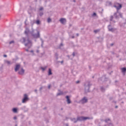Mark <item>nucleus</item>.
<instances>
[{
    "instance_id": "obj_10",
    "label": "nucleus",
    "mask_w": 126,
    "mask_h": 126,
    "mask_svg": "<svg viewBox=\"0 0 126 126\" xmlns=\"http://www.w3.org/2000/svg\"><path fill=\"white\" fill-rule=\"evenodd\" d=\"M66 99H67V104H70V103H71V101H70V99H69V96L68 95L66 96Z\"/></svg>"
},
{
    "instance_id": "obj_40",
    "label": "nucleus",
    "mask_w": 126,
    "mask_h": 126,
    "mask_svg": "<svg viewBox=\"0 0 126 126\" xmlns=\"http://www.w3.org/2000/svg\"><path fill=\"white\" fill-rule=\"evenodd\" d=\"M109 126H113V124L110 123V124H109Z\"/></svg>"
},
{
    "instance_id": "obj_32",
    "label": "nucleus",
    "mask_w": 126,
    "mask_h": 126,
    "mask_svg": "<svg viewBox=\"0 0 126 126\" xmlns=\"http://www.w3.org/2000/svg\"><path fill=\"white\" fill-rule=\"evenodd\" d=\"M109 121H110V119H108L105 120L106 123H108V122H109Z\"/></svg>"
},
{
    "instance_id": "obj_56",
    "label": "nucleus",
    "mask_w": 126,
    "mask_h": 126,
    "mask_svg": "<svg viewBox=\"0 0 126 126\" xmlns=\"http://www.w3.org/2000/svg\"><path fill=\"white\" fill-rule=\"evenodd\" d=\"M37 52H38V51H37Z\"/></svg>"
},
{
    "instance_id": "obj_12",
    "label": "nucleus",
    "mask_w": 126,
    "mask_h": 126,
    "mask_svg": "<svg viewBox=\"0 0 126 126\" xmlns=\"http://www.w3.org/2000/svg\"><path fill=\"white\" fill-rule=\"evenodd\" d=\"M19 68H20V65L19 64L16 65V67L15 68V71H18Z\"/></svg>"
},
{
    "instance_id": "obj_34",
    "label": "nucleus",
    "mask_w": 126,
    "mask_h": 126,
    "mask_svg": "<svg viewBox=\"0 0 126 126\" xmlns=\"http://www.w3.org/2000/svg\"><path fill=\"white\" fill-rule=\"evenodd\" d=\"M3 57H4V58H7V55H3Z\"/></svg>"
},
{
    "instance_id": "obj_24",
    "label": "nucleus",
    "mask_w": 126,
    "mask_h": 126,
    "mask_svg": "<svg viewBox=\"0 0 126 126\" xmlns=\"http://www.w3.org/2000/svg\"><path fill=\"white\" fill-rule=\"evenodd\" d=\"M36 24H40V20H36Z\"/></svg>"
},
{
    "instance_id": "obj_53",
    "label": "nucleus",
    "mask_w": 126,
    "mask_h": 126,
    "mask_svg": "<svg viewBox=\"0 0 126 126\" xmlns=\"http://www.w3.org/2000/svg\"><path fill=\"white\" fill-rule=\"evenodd\" d=\"M15 126H17V125H15Z\"/></svg>"
},
{
    "instance_id": "obj_31",
    "label": "nucleus",
    "mask_w": 126,
    "mask_h": 126,
    "mask_svg": "<svg viewBox=\"0 0 126 126\" xmlns=\"http://www.w3.org/2000/svg\"><path fill=\"white\" fill-rule=\"evenodd\" d=\"M40 40H41V41L42 42V45L43 44H44V40L42 38H41Z\"/></svg>"
},
{
    "instance_id": "obj_46",
    "label": "nucleus",
    "mask_w": 126,
    "mask_h": 126,
    "mask_svg": "<svg viewBox=\"0 0 126 126\" xmlns=\"http://www.w3.org/2000/svg\"><path fill=\"white\" fill-rule=\"evenodd\" d=\"M26 52H29V50H28V49H26Z\"/></svg>"
},
{
    "instance_id": "obj_17",
    "label": "nucleus",
    "mask_w": 126,
    "mask_h": 126,
    "mask_svg": "<svg viewBox=\"0 0 126 126\" xmlns=\"http://www.w3.org/2000/svg\"><path fill=\"white\" fill-rule=\"evenodd\" d=\"M55 57L56 60H58V59H59V54L57 53H55Z\"/></svg>"
},
{
    "instance_id": "obj_14",
    "label": "nucleus",
    "mask_w": 126,
    "mask_h": 126,
    "mask_svg": "<svg viewBox=\"0 0 126 126\" xmlns=\"http://www.w3.org/2000/svg\"><path fill=\"white\" fill-rule=\"evenodd\" d=\"M118 13H119V12H117V11L116 12L114 13V17H115L116 19L119 18V16L118 15Z\"/></svg>"
},
{
    "instance_id": "obj_41",
    "label": "nucleus",
    "mask_w": 126,
    "mask_h": 126,
    "mask_svg": "<svg viewBox=\"0 0 126 126\" xmlns=\"http://www.w3.org/2000/svg\"><path fill=\"white\" fill-rule=\"evenodd\" d=\"M76 36H77V37H78V36H79V33H76Z\"/></svg>"
},
{
    "instance_id": "obj_22",
    "label": "nucleus",
    "mask_w": 126,
    "mask_h": 126,
    "mask_svg": "<svg viewBox=\"0 0 126 126\" xmlns=\"http://www.w3.org/2000/svg\"><path fill=\"white\" fill-rule=\"evenodd\" d=\"M39 15L40 16H43V15H44V13L43 12H40Z\"/></svg>"
},
{
    "instance_id": "obj_30",
    "label": "nucleus",
    "mask_w": 126,
    "mask_h": 126,
    "mask_svg": "<svg viewBox=\"0 0 126 126\" xmlns=\"http://www.w3.org/2000/svg\"><path fill=\"white\" fill-rule=\"evenodd\" d=\"M26 22H27V19H26L25 21V25H26V26H27V24L26 23Z\"/></svg>"
},
{
    "instance_id": "obj_44",
    "label": "nucleus",
    "mask_w": 126,
    "mask_h": 126,
    "mask_svg": "<svg viewBox=\"0 0 126 126\" xmlns=\"http://www.w3.org/2000/svg\"><path fill=\"white\" fill-rule=\"evenodd\" d=\"M110 46H114V43H111V44H110Z\"/></svg>"
},
{
    "instance_id": "obj_29",
    "label": "nucleus",
    "mask_w": 126,
    "mask_h": 126,
    "mask_svg": "<svg viewBox=\"0 0 126 126\" xmlns=\"http://www.w3.org/2000/svg\"><path fill=\"white\" fill-rule=\"evenodd\" d=\"M119 15H120V17H121V18H123V14H122V13H119Z\"/></svg>"
},
{
    "instance_id": "obj_19",
    "label": "nucleus",
    "mask_w": 126,
    "mask_h": 126,
    "mask_svg": "<svg viewBox=\"0 0 126 126\" xmlns=\"http://www.w3.org/2000/svg\"><path fill=\"white\" fill-rule=\"evenodd\" d=\"M113 19H114V16H111L110 18V21H113Z\"/></svg>"
},
{
    "instance_id": "obj_54",
    "label": "nucleus",
    "mask_w": 126,
    "mask_h": 126,
    "mask_svg": "<svg viewBox=\"0 0 126 126\" xmlns=\"http://www.w3.org/2000/svg\"><path fill=\"white\" fill-rule=\"evenodd\" d=\"M35 1H37V0H35Z\"/></svg>"
},
{
    "instance_id": "obj_43",
    "label": "nucleus",
    "mask_w": 126,
    "mask_h": 126,
    "mask_svg": "<svg viewBox=\"0 0 126 126\" xmlns=\"http://www.w3.org/2000/svg\"><path fill=\"white\" fill-rule=\"evenodd\" d=\"M79 82H80L79 81H77V82H76V83L78 84L79 83Z\"/></svg>"
},
{
    "instance_id": "obj_11",
    "label": "nucleus",
    "mask_w": 126,
    "mask_h": 126,
    "mask_svg": "<svg viewBox=\"0 0 126 126\" xmlns=\"http://www.w3.org/2000/svg\"><path fill=\"white\" fill-rule=\"evenodd\" d=\"M87 101H88V99L87 98H86V97H84L82 100H81V102L82 103H87Z\"/></svg>"
},
{
    "instance_id": "obj_48",
    "label": "nucleus",
    "mask_w": 126,
    "mask_h": 126,
    "mask_svg": "<svg viewBox=\"0 0 126 126\" xmlns=\"http://www.w3.org/2000/svg\"><path fill=\"white\" fill-rule=\"evenodd\" d=\"M125 21H126V22L124 23V25H126V19L125 20Z\"/></svg>"
},
{
    "instance_id": "obj_47",
    "label": "nucleus",
    "mask_w": 126,
    "mask_h": 126,
    "mask_svg": "<svg viewBox=\"0 0 126 126\" xmlns=\"http://www.w3.org/2000/svg\"><path fill=\"white\" fill-rule=\"evenodd\" d=\"M73 2H76V0H73Z\"/></svg>"
},
{
    "instance_id": "obj_13",
    "label": "nucleus",
    "mask_w": 126,
    "mask_h": 126,
    "mask_svg": "<svg viewBox=\"0 0 126 126\" xmlns=\"http://www.w3.org/2000/svg\"><path fill=\"white\" fill-rule=\"evenodd\" d=\"M47 68H48V66H45L43 67L42 66V67H40V69H41V70H42L43 71H45V70H46Z\"/></svg>"
},
{
    "instance_id": "obj_5",
    "label": "nucleus",
    "mask_w": 126,
    "mask_h": 126,
    "mask_svg": "<svg viewBox=\"0 0 126 126\" xmlns=\"http://www.w3.org/2000/svg\"><path fill=\"white\" fill-rule=\"evenodd\" d=\"M89 117H84L83 116L79 117L77 119V121H86V120H89Z\"/></svg>"
},
{
    "instance_id": "obj_20",
    "label": "nucleus",
    "mask_w": 126,
    "mask_h": 126,
    "mask_svg": "<svg viewBox=\"0 0 126 126\" xmlns=\"http://www.w3.org/2000/svg\"><path fill=\"white\" fill-rule=\"evenodd\" d=\"M51 21H52V19H51V18H48L47 19V22L48 23H50V22H51Z\"/></svg>"
},
{
    "instance_id": "obj_6",
    "label": "nucleus",
    "mask_w": 126,
    "mask_h": 126,
    "mask_svg": "<svg viewBox=\"0 0 126 126\" xmlns=\"http://www.w3.org/2000/svg\"><path fill=\"white\" fill-rule=\"evenodd\" d=\"M28 100V97L27 96V94H24V97L23 99L22 100V102L23 103H25V102H26V101H27Z\"/></svg>"
},
{
    "instance_id": "obj_18",
    "label": "nucleus",
    "mask_w": 126,
    "mask_h": 126,
    "mask_svg": "<svg viewBox=\"0 0 126 126\" xmlns=\"http://www.w3.org/2000/svg\"><path fill=\"white\" fill-rule=\"evenodd\" d=\"M12 111L14 113H17V109L16 108H13Z\"/></svg>"
},
{
    "instance_id": "obj_36",
    "label": "nucleus",
    "mask_w": 126,
    "mask_h": 126,
    "mask_svg": "<svg viewBox=\"0 0 126 126\" xmlns=\"http://www.w3.org/2000/svg\"><path fill=\"white\" fill-rule=\"evenodd\" d=\"M17 117H16V116H15L14 117V120H17Z\"/></svg>"
},
{
    "instance_id": "obj_9",
    "label": "nucleus",
    "mask_w": 126,
    "mask_h": 126,
    "mask_svg": "<svg viewBox=\"0 0 126 126\" xmlns=\"http://www.w3.org/2000/svg\"><path fill=\"white\" fill-rule=\"evenodd\" d=\"M121 71H122V73H123V75H126V67L122 68Z\"/></svg>"
},
{
    "instance_id": "obj_52",
    "label": "nucleus",
    "mask_w": 126,
    "mask_h": 126,
    "mask_svg": "<svg viewBox=\"0 0 126 126\" xmlns=\"http://www.w3.org/2000/svg\"><path fill=\"white\" fill-rule=\"evenodd\" d=\"M116 108H118V106H116Z\"/></svg>"
},
{
    "instance_id": "obj_35",
    "label": "nucleus",
    "mask_w": 126,
    "mask_h": 126,
    "mask_svg": "<svg viewBox=\"0 0 126 126\" xmlns=\"http://www.w3.org/2000/svg\"><path fill=\"white\" fill-rule=\"evenodd\" d=\"M6 63H10V62L9 61H6Z\"/></svg>"
},
{
    "instance_id": "obj_23",
    "label": "nucleus",
    "mask_w": 126,
    "mask_h": 126,
    "mask_svg": "<svg viewBox=\"0 0 126 126\" xmlns=\"http://www.w3.org/2000/svg\"><path fill=\"white\" fill-rule=\"evenodd\" d=\"M63 92H61L57 94V96H60V95H63Z\"/></svg>"
},
{
    "instance_id": "obj_45",
    "label": "nucleus",
    "mask_w": 126,
    "mask_h": 126,
    "mask_svg": "<svg viewBox=\"0 0 126 126\" xmlns=\"http://www.w3.org/2000/svg\"><path fill=\"white\" fill-rule=\"evenodd\" d=\"M71 38H72V39H74V36H72Z\"/></svg>"
},
{
    "instance_id": "obj_15",
    "label": "nucleus",
    "mask_w": 126,
    "mask_h": 126,
    "mask_svg": "<svg viewBox=\"0 0 126 126\" xmlns=\"http://www.w3.org/2000/svg\"><path fill=\"white\" fill-rule=\"evenodd\" d=\"M53 73H52V69L51 68H49L48 69V75H52Z\"/></svg>"
},
{
    "instance_id": "obj_28",
    "label": "nucleus",
    "mask_w": 126,
    "mask_h": 126,
    "mask_svg": "<svg viewBox=\"0 0 126 126\" xmlns=\"http://www.w3.org/2000/svg\"><path fill=\"white\" fill-rule=\"evenodd\" d=\"M97 15V14L96 13H94L92 15V16H96Z\"/></svg>"
},
{
    "instance_id": "obj_3",
    "label": "nucleus",
    "mask_w": 126,
    "mask_h": 126,
    "mask_svg": "<svg viewBox=\"0 0 126 126\" xmlns=\"http://www.w3.org/2000/svg\"><path fill=\"white\" fill-rule=\"evenodd\" d=\"M113 6L116 8L117 12H119V10L122 8L123 6L122 5V4L116 2L114 3Z\"/></svg>"
},
{
    "instance_id": "obj_7",
    "label": "nucleus",
    "mask_w": 126,
    "mask_h": 126,
    "mask_svg": "<svg viewBox=\"0 0 126 126\" xmlns=\"http://www.w3.org/2000/svg\"><path fill=\"white\" fill-rule=\"evenodd\" d=\"M25 70L23 68H21L18 72L19 74L22 75L24 74Z\"/></svg>"
},
{
    "instance_id": "obj_33",
    "label": "nucleus",
    "mask_w": 126,
    "mask_h": 126,
    "mask_svg": "<svg viewBox=\"0 0 126 126\" xmlns=\"http://www.w3.org/2000/svg\"><path fill=\"white\" fill-rule=\"evenodd\" d=\"M63 43H61L60 45V47H63Z\"/></svg>"
},
{
    "instance_id": "obj_39",
    "label": "nucleus",
    "mask_w": 126,
    "mask_h": 126,
    "mask_svg": "<svg viewBox=\"0 0 126 126\" xmlns=\"http://www.w3.org/2000/svg\"><path fill=\"white\" fill-rule=\"evenodd\" d=\"M50 88H51V85H49L48 86V89H50Z\"/></svg>"
},
{
    "instance_id": "obj_38",
    "label": "nucleus",
    "mask_w": 126,
    "mask_h": 126,
    "mask_svg": "<svg viewBox=\"0 0 126 126\" xmlns=\"http://www.w3.org/2000/svg\"><path fill=\"white\" fill-rule=\"evenodd\" d=\"M101 91H103V90H104V88L101 87Z\"/></svg>"
},
{
    "instance_id": "obj_55",
    "label": "nucleus",
    "mask_w": 126,
    "mask_h": 126,
    "mask_svg": "<svg viewBox=\"0 0 126 126\" xmlns=\"http://www.w3.org/2000/svg\"><path fill=\"white\" fill-rule=\"evenodd\" d=\"M90 68H91V67H90Z\"/></svg>"
},
{
    "instance_id": "obj_50",
    "label": "nucleus",
    "mask_w": 126,
    "mask_h": 126,
    "mask_svg": "<svg viewBox=\"0 0 126 126\" xmlns=\"http://www.w3.org/2000/svg\"><path fill=\"white\" fill-rule=\"evenodd\" d=\"M113 22H114V23H116V21H113Z\"/></svg>"
},
{
    "instance_id": "obj_4",
    "label": "nucleus",
    "mask_w": 126,
    "mask_h": 126,
    "mask_svg": "<svg viewBox=\"0 0 126 126\" xmlns=\"http://www.w3.org/2000/svg\"><path fill=\"white\" fill-rule=\"evenodd\" d=\"M107 28L109 32H115V31L117 30L116 29L112 28V25L111 24L108 26Z\"/></svg>"
},
{
    "instance_id": "obj_51",
    "label": "nucleus",
    "mask_w": 126,
    "mask_h": 126,
    "mask_svg": "<svg viewBox=\"0 0 126 126\" xmlns=\"http://www.w3.org/2000/svg\"><path fill=\"white\" fill-rule=\"evenodd\" d=\"M74 123H76V121H74Z\"/></svg>"
},
{
    "instance_id": "obj_49",
    "label": "nucleus",
    "mask_w": 126,
    "mask_h": 126,
    "mask_svg": "<svg viewBox=\"0 0 126 126\" xmlns=\"http://www.w3.org/2000/svg\"><path fill=\"white\" fill-rule=\"evenodd\" d=\"M60 63H63V61H61Z\"/></svg>"
},
{
    "instance_id": "obj_1",
    "label": "nucleus",
    "mask_w": 126,
    "mask_h": 126,
    "mask_svg": "<svg viewBox=\"0 0 126 126\" xmlns=\"http://www.w3.org/2000/svg\"><path fill=\"white\" fill-rule=\"evenodd\" d=\"M30 32V30L29 28H27L25 31V34L26 35L27 37L22 38V43H24L25 47H28V49H30V48L32 47V41L30 40V38L29 37V35Z\"/></svg>"
},
{
    "instance_id": "obj_37",
    "label": "nucleus",
    "mask_w": 126,
    "mask_h": 126,
    "mask_svg": "<svg viewBox=\"0 0 126 126\" xmlns=\"http://www.w3.org/2000/svg\"><path fill=\"white\" fill-rule=\"evenodd\" d=\"M101 12H100V13H103V11H104V9H102L101 10Z\"/></svg>"
},
{
    "instance_id": "obj_42",
    "label": "nucleus",
    "mask_w": 126,
    "mask_h": 126,
    "mask_svg": "<svg viewBox=\"0 0 126 126\" xmlns=\"http://www.w3.org/2000/svg\"><path fill=\"white\" fill-rule=\"evenodd\" d=\"M31 53H34V51L33 50H31L30 51Z\"/></svg>"
},
{
    "instance_id": "obj_2",
    "label": "nucleus",
    "mask_w": 126,
    "mask_h": 126,
    "mask_svg": "<svg viewBox=\"0 0 126 126\" xmlns=\"http://www.w3.org/2000/svg\"><path fill=\"white\" fill-rule=\"evenodd\" d=\"M30 34L34 39H38L40 37V32L38 30H32L30 32Z\"/></svg>"
},
{
    "instance_id": "obj_25",
    "label": "nucleus",
    "mask_w": 126,
    "mask_h": 126,
    "mask_svg": "<svg viewBox=\"0 0 126 126\" xmlns=\"http://www.w3.org/2000/svg\"><path fill=\"white\" fill-rule=\"evenodd\" d=\"M13 43H14V41L12 40L9 42V44L11 45V44H13Z\"/></svg>"
},
{
    "instance_id": "obj_8",
    "label": "nucleus",
    "mask_w": 126,
    "mask_h": 126,
    "mask_svg": "<svg viewBox=\"0 0 126 126\" xmlns=\"http://www.w3.org/2000/svg\"><path fill=\"white\" fill-rule=\"evenodd\" d=\"M60 21L61 23H62V24H63L64 23H65V22H66V20L64 18H61L60 20Z\"/></svg>"
},
{
    "instance_id": "obj_21",
    "label": "nucleus",
    "mask_w": 126,
    "mask_h": 126,
    "mask_svg": "<svg viewBox=\"0 0 126 126\" xmlns=\"http://www.w3.org/2000/svg\"><path fill=\"white\" fill-rule=\"evenodd\" d=\"M12 61L13 63H15V62L17 61V59H16V58L12 59Z\"/></svg>"
},
{
    "instance_id": "obj_27",
    "label": "nucleus",
    "mask_w": 126,
    "mask_h": 126,
    "mask_svg": "<svg viewBox=\"0 0 126 126\" xmlns=\"http://www.w3.org/2000/svg\"><path fill=\"white\" fill-rule=\"evenodd\" d=\"M44 10V8L43 7H41L39 9V10L41 11V10Z\"/></svg>"
},
{
    "instance_id": "obj_26",
    "label": "nucleus",
    "mask_w": 126,
    "mask_h": 126,
    "mask_svg": "<svg viewBox=\"0 0 126 126\" xmlns=\"http://www.w3.org/2000/svg\"><path fill=\"white\" fill-rule=\"evenodd\" d=\"M72 55L73 56V58H74V57H75V52H73Z\"/></svg>"
},
{
    "instance_id": "obj_16",
    "label": "nucleus",
    "mask_w": 126,
    "mask_h": 126,
    "mask_svg": "<svg viewBox=\"0 0 126 126\" xmlns=\"http://www.w3.org/2000/svg\"><path fill=\"white\" fill-rule=\"evenodd\" d=\"M100 30H101L100 29L95 30L94 31V33H95V34H96V33H98V32H100Z\"/></svg>"
}]
</instances>
